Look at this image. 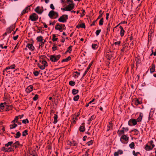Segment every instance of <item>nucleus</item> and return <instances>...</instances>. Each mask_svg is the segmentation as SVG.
<instances>
[{"mask_svg": "<svg viewBox=\"0 0 156 156\" xmlns=\"http://www.w3.org/2000/svg\"><path fill=\"white\" fill-rule=\"evenodd\" d=\"M67 2H69V5L63 9V11H70L73 9L74 8V4L73 1L71 0H67Z\"/></svg>", "mask_w": 156, "mask_h": 156, "instance_id": "nucleus-1", "label": "nucleus"}, {"mask_svg": "<svg viewBox=\"0 0 156 156\" xmlns=\"http://www.w3.org/2000/svg\"><path fill=\"white\" fill-rule=\"evenodd\" d=\"M68 15H63L58 19V21L62 23L66 22L68 19Z\"/></svg>", "mask_w": 156, "mask_h": 156, "instance_id": "nucleus-2", "label": "nucleus"}, {"mask_svg": "<svg viewBox=\"0 0 156 156\" xmlns=\"http://www.w3.org/2000/svg\"><path fill=\"white\" fill-rule=\"evenodd\" d=\"M61 56L60 55H51L50 56V59L51 61L52 62H56L60 58Z\"/></svg>", "mask_w": 156, "mask_h": 156, "instance_id": "nucleus-3", "label": "nucleus"}, {"mask_svg": "<svg viewBox=\"0 0 156 156\" xmlns=\"http://www.w3.org/2000/svg\"><path fill=\"white\" fill-rule=\"evenodd\" d=\"M128 124L130 126H135L137 124V121L135 119H131L129 120Z\"/></svg>", "mask_w": 156, "mask_h": 156, "instance_id": "nucleus-4", "label": "nucleus"}, {"mask_svg": "<svg viewBox=\"0 0 156 156\" xmlns=\"http://www.w3.org/2000/svg\"><path fill=\"white\" fill-rule=\"evenodd\" d=\"M38 19V16L37 15L34 13L30 16V19L32 21H36Z\"/></svg>", "mask_w": 156, "mask_h": 156, "instance_id": "nucleus-5", "label": "nucleus"}, {"mask_svg": "<svg viewBox=\"0 0 156 156\" xmlns=\"http://www.w3.org/2000/svg\"><path fill=\"white\" fill-rule=\"evenodd\" d=\"M143 116V114L142 113H140L139 116L138 117V118L136 119V121L137 122L140 123L141 122L142 118Z\"/></svg>", "mask_w": 156, "mask_h": 156, "instance_id": "nucleus-6", "label": "nucleus"}, {"mask_svg": "<svg viewBox=\"0 0 156 156\" xmlns=\"http://www.w3.org/2000/svg\"><path fill=\"white\" fill-rule=\"evenodd\" d=\"M62 26H64L65 25L64 24H62V26H61L58 24L57 23L55 27V29L57 30H59L60 31H62Z\"/></svg>", "mask_w": 156, "mask_h": 156, "instance_id": "nucleus-7", "label": "nucleus"}, {"mask_svg": "<svg viewBox=\"0 0 156 156\" xmlns=\"http://www.w3.org/2000/svg\"><path fill=\"white\" fill-rule=\"evenodd\" d=\"M33 40H30V51H34L35 49V48L33 45Z\"/></svg>", "mask_w": 156, "mask_h": 156, "instance_id": "nucleus-8", "label": "nucleus"}, {"mask_svg": "<svg viewBox=\"0 0 156 156\" xmlns=\"http://www.w3.org/2000/svg\"><path fill=\"white\" fill-rule=\"evenodd\" d=\"M15 67L16 66L15 65H12L9 67H6L5 70L6 71L9 69H15V70L13 71V72H15V70H16L17 69V68L16 69L15 68Z\"/></svg>", "mask_w": 156, "mask_h": 156, "instance_id": "nucleus-9", "label": "nucleus"}, {"mask_svg": "<svg viewBox=\"0 0 156 156\" xmlns=\"http://www.w3.org/2000/svg\"><path fill=\"white\" fill-rule=\"evenodd\" d=\"M35 11L39 14H41L43 12V10L40 9L39 6H37L36 8Z\"/></svg>", "mask_w": 156, "mask_h": 156, "instance_id": "nucleus-10", "label": "nucleus"}, {"mask_svg": "<svg viewBox=\"0 0 156 156\" xmlns=\"http://www.w3.org/2000/svg\"><path fill=\"white\" fill-rule=\"evenodd\" d=\"M123 153V151L121 150H119L115 152L114 153V156H117L119 155V154H121Z\"/></svg>", "mask_w": 156, "mask_h": 156, "instance_id": "nucleus-11", "label": "nucleus"}, {"mask_svg": "<svg viewBox=\"0 0 156 156\" xmlns=\"http://www.w3.org/2000/svg\"><path fill=\"white\" fill-rule=\"evenodd\" d=\"M92 63H93V62H92L90 63L87 69L85 70V71L83 75V76H85V75L87 73L88 70H89V69H90V67L92 65Z\"/></svg>", "mask_w": 156, "mask_h": 156, "instance_id": "nucleus-12", "label": "nucleus"}, {"mask_svg": "<svg viewBox=\"0 0 156 156\" xmlns=\"http://www.w3.org/2000/svg\"><path fill=\"white\" fill-rule=\"evenodd\" d=\"M122 139L124 140L125 141H127L129 139V137L127 135H123L121 136L120 138L121 140Z\"/></svg>", "mask_w": 156, "mask_h": 156, "instance_id": "nucleus-13", "label": "nucleus"}, {"mask_svg": "<svg viewBox=\"0 0 156 156\" xmlns=\"http://www.w3.org/2000/svg\"><path fill=\"white\" fill-rule=\"evenodd\" d=\"M84 124L85 123H83L82 124V126H80L79 129L80 131L83 132L85 131Z\"/></svg>", "mask_w": 156, "mask_h": 156, "instance_id": "nucleus-14", "label": "nucleus"}, {"mask_svg": "<svg viewBox=\"0 0 156 156\" xmlns=\"http://www.w3.org/2000/svg\"><path fill=\"white\" fill-rule=\"evenodd\" d=\"M68 144L72 146H76L77 145V143L74 141H72L68 142Z\"/></svg>", "mask_w": 156, "mask_h": 156, "instance_id": "nucleus-15", "label": "nucleus"}, {"mask_svg": "<svg viewBox=\"0 0 156 156\" xmlns=\"http://www.w3.org/2000/svg\"><path fill=\"white\" fill-rule=\"evenodd\" d=\"M55 12L53 10L51 11L48 13V16L50 18H52L54 16Z\"/></svg>", "mask_w": 156, "mask_h": 156, "instance_id": "nucleus-16", "label": "nucleus"}, {"mask_svg": "<svg viewBox=\"0 0 156 156\" xmlns=\"http://www.w3.org/2000/svg\"><path fill=\"white\" fill-rule=\"evenodd\" d=\"M119 27L121 29V30H120V35L121 37H122L124 35L125 31L124 30L123 27H122L121 26H120Z\"/></svg>", "mask_w": 156, "mask_h": 156, "instance_id": "nucleus-17", "label": "nucleus"}, {"mask_svg": "<svg viewBox=\"0 0 156 156\" xmlns=\"http://www.w3.org/2000/svg\"><path fill=\"white\" fill-rule=\"evenodd\" d=\"M17 125L15 123H12L10 125V129H14L15 128V127L17 126Z\"/></svg>", "mask_w": 156, "mask_h": 156, "instance_id": "nucleus-18", "label": "nucleus"}, {"mask_svg": "<svg viewBox=\"0 0 156 156\" xmlns=\"http://www.w3.org/2000/svg\"><path fill=\"white\" fill-rule=\"evenodd\" d=\"M37 40L39 42H42V41L43 40V37L41 36H38L37 38Z\"/></svg>", "mask_w": 156, "mask_h": 156, "instance_id": "nucleus-19", "label": "nucleus"}, {"mask_svg": "<svg viewBox=\"0 0 156 156\" xmlns=\"http://www.w3.org/2000/svg\"><path fill=\"white\" fill-rule=\"evenodd\" d=\"M76 27L78 28L80 27L82 28H85V26L84 23H82L77 25L76 26Z\"/></svg>", "mask_w": 156, "mask_h": 156, "instance_id": "nucleus-20", "label": "nucleus"}, {"mask_svg": "<svg viewBox=\"0 0 156 156\" xmlns=\"http://www.w3.org/2000/svg\"><path fill=\"white\" fill-rule=\"evenodd\" d=\"M58 118V115L56 114L54 115V121L53 122V123L54 124H56L57 122V119Z\"/></svg>", "mask_w": 156, "mask_h": 156, "instance_id": "nucleus-21", "label": "nucleus"}, {"mask_svg": "<svg viewBox=\"0 0 156 156\" xmlns=\"http://www.w3.org/2000/svg\"><path fill=\"white\" fill-rule=\"evenodd\" d=\"M155 71V65L153 64L151 68L150 69V72L151 73H152Z\"/></svg>", "mask_w": 156, "mask_h": 156, "instance_id": "nucleus-22", "label": "nucleus"}, {"mask_svg": "<svg viewBox=\"0 0 156 156\" xmlns=\"http://www.w3.org/2000/svg\"><path fill=\"white\" fill-rule=\"evenodd\" d=\"M6 103H2L0 105V111H1L3 110V107H4V105H5Z\"/></svg>", "mask_w": 156, "mask_h": 156, "instance_id": "nucleus-23", "label": "nucleus"}, {"mask_svg": "<svg viewBox=\"0 0 156 156\" xmlns=\"http://www.w3.org/2000/svg\"><path fill=\"white\" fill-rule=\"evenodd\" d=\"M78 91H79L78 90L74 89L72 90V93L73 95H75L78 93Z\"/></svg>", "mask_w": 156, "mask_h": 156, "instance_id": "nucleus-24", "label": "nucleus"}, {"mask_svg": "<svg viewBox=\"0 0 156 156\" xmlns=\"http://www.w3.org/2000/svg\"><path fill=\"white\" fill-rule=\"evenodd\" d=\"M70 59L71 57L70 56H69L66 59H63L62 60V62H66L69 60Z\"/></svg>", "mask_w": 156, "mask_h": 156, "instance_id": "nucleus-25", "label": "nucleus"}, {"mask_svg": "<svg viewBox=\"0 0 156 156\" xmlns=\"http://www.w3.org/2000/svg\"><path fill=\"white\" fill-rule=\"evenodd\" d=\"M112 124L111 123H110L109 125L108 126L107 131H108L109 130L112 129Z\"/></svg>", "mask_w": 156, "mask_h": 156, "instance_id": "nucleus-26", "label": "nucleus"}, {"mask_svg": "<svg viewBox=\"0 0 156 156\" xmlns=\"http://www.w3.org/2000/svg\"><path fill=\"white\" fill-rule=\"evenodd\" d=\"M136 66L138 65V64H139L140 63V59L139 58H137L136 59Z\"/></svg>", "mask_w": 156, "mask_h": 156, "instance_id": "nucleus-27", "label": "nucleus"}, {"mask_svg": "<svg viewBox=\"0 0 156 156\" xmlns=\"http://www.w3.org/2000/svg\"><path fill=\"white\" fill-rule=\"evenodd\" d=\"M79 98V96L78 95H77L76 96H75L73 99V100L75 101H77L78 100Z\"/></svg>", "mask_w": 156, "mask_h": 156, "instance_id": "nucleus-28", "label": "nucleus"}, {"mask_svg": "<svg viewBox=\"0 0 156 156\" xmlns=\"http://www.w3.org/2000/svg\"><path fill=\"white\" fill-rule=\"evenodd\" d=\"M145 149L147 151H149L151 150L150 147L147 144H146L145 146Z\"/></svg>", "mask_w": 156, "mask_h": 156, "instance_id": "nucleus-29", "label": "nucleus"}, {"mask_svg": "<svg viewBox=\"0 0 156 156\" xmlns=\"http://www.w3.org/2000/svg\"><path fill=\"white\" fill-rule=\"evenodd\" d=\"M42 63L43 65V66H45V67H47L48 66V64L46 61L43 60L42 61Z\"/></svg>", "mask_w": 156, "mask_h": 156, "instance_id": "nucleus-30", "label": "nucleus"}, {"mask_svg": "<svg viewBox=\"0 0 156 156\" xmlns=\"http://www.w3.org/2000/svg\"><path fill=\"white\" fill-rule=\"evenodd\" d=\"M12 30V27H10L9 28L7 29L6 31L7 32L9 33H10Z\"/></svg>", "mask_w": 156, "mask_h": 156, "instance_id": "nucleus-31", "label": "nucleus"}, {"mask_svg": "<svg viewBox=\"0 0 156 156\" xmlns=\"http://www.w3.org/2000/svg\"><path fill=\"white\" fill-rule=\"evenodd\" d=\"M20 133L19 132H17L16 134L15 135V138H18L20 137Z\"/></svg>", "mask_w": 156, "mask_h": 156, "instance_id": "nucleus-32", "label": "nucleus"}, {"mask_svg": "<svg viewBox=\"0 0 156 156\" xmlns=\"http://www.w3.org/2000/svg\"><path fill=\"white\" fill-rule=\"evenodd\" d=\"M72 46H69L68 48V49L66 52H68L69 53H71L72 51Z\"/></svg>", "mask_w": 156, "mask_h": 156, "instance_id": "nucleus-33", "label": "nucleus"}, {"mask_svg": "<svg viewBox=\"0 0 156 156\" xmlns=\"http://www.w3.org/2000/svg\"><path fill=\"white\" fill-rule=\"evenodd\" d=\"M135 145L134 142H132L129 145L130 147L131 148H133L134 147Z\"/></svg>", "mask_w": 156, "mask_h": 156, "instance_id": "nucleus-34", "label": "nucleus"}, {"mask_svg": "<svg viewBox=\"0 0 156 156\" xmlns=\"http://www.w3.org/2000/svg\"><path fill=\"white\" fill-rule=\"evenodd\" d=\"M133 154L134 156H137L138 154H140V153L139 152H136L135 151H133Z\"/></svg>", "mask_w": 156, "mask_h": 156, "instance_id": "nucleus-35", "label": "nucleus"}, {"mask_svg": "<svg viewBox=\"0 0 156 156\" xmlns=\"http://www.w3.org/2000/svg\"><path fill=\"white\" fill-rule=\"evenodd\" d=\"M27 130H26L23 131L22 133V136H25L28 134Z\"/></svg>", "mask_w": 156, "mask_h": 156, "instance_id": "nucleus-36", "label": "nucleus"}, {"mask_svg": "<svg viewBox=\"0 0 156 156\" xmlns=\"http://www.w3.org/2000/svg\"><path fill=\"white\" fill-rule=\"evenodd\" d=\"M69 84L72 86H74L75 84V82L72 81H71L69 82Z\"/></svg>", "mask_w": 156, "mask_h": 156, "instance_id": "nucleus-37", "label": "nucleus"}, {"mask_svg": "<svg viewBox=\"0 0 156 156\" xmlns=\"http://www.w3.org/2000/svg\"><path fill=\"white\" fill-rule=\"evenodd\" d=\"M95 118V116L94 115H92L90 118H89L88 121L90 122L92 120L94 119Z\"/></svg>", "mask_w": 156, "mask_h": 156, "instance_id": "nucleus-38", "label": "nucleus"}, {"mask_svg": "<svg viewBox=\"0 0 156 156\" xmlns=\"http://www.w3.org/2000/svg\"><path fill=\"white\" fill-rule=\"evenodd\" d=\"M13 143V142L12 141L9 142L8 143L5 144V146L7 147H8L9 146L11 145Z\"/></svg>", "mask_w": 156, "mask_h": 156, "instance_id": "nucleus-39", "label": "nucleus"}, {"mask_svg": "<svg viewBox=\"0 0 156 156\" xmlns=\"http://www.w3.org/2000/svg\"><path fill=\"white\" fill-rule=\"evenodd\" d=\"M28 9V7H27V8H26L25 9L23 10V11L21 13V15H23V14L25 13L27 11V10Z\"/></svg>", "mask_w": 156, "mask_h": 156, "instance_id": "nucleus-40", "label": "nucleus"}, {"mask_svg": "<svg viewBox=\"0 0 156 156\" xmlns=\"http://www.w3.org/2000/svg\"><path fill=\"white\" fill-rule=\"evenodd\" d=\"M103 18H102L100 20V21L99 22V24L100 25H103Z\"/></svg>", "mask_w": 156, "mask_h": 156, "instance_id": "nucleus-41", "label": "nucleus"}, {"mask_svg": "<svg viewBox=\"0 0 156 156\" xmlns=\"http://www.w3.org/2000/svg\"><path fill=\"white\" fill-rule=\"evenodd\" d=\"M92 48L94 49H97L98 48V45L96 44H93L92 45Z\"/></svg>", "mask_w": 156, "mask_h": 156, "instance_id": "nucleus-42", "label": "nucleus"}, {"mask_svg": "<svg viewBox=\"0 0 156 156\" xmlns=\"http://www.w3.org/2000/svg\"><path fill=\"white\" fill-rule=\"evenodd\" d=\"M22 122L23 123L26 124V123H28L29 121L27 119L23 120H22Z\"/></svg>", "mask_w": 156, "mask_h": 156, "instance_id": "nucleus-43", "label": "nucleus"}, {"mask_svg": "<svg viewBox=\"0 0 156 156\" xmlns=\"http://www.w3.org/2000/svg\"><path fill=\"white\" fill-rule=\"evenodd\" d=\"M38 98V95L37 94H36L35 95L34 97L33 98V99L34 101H36L37 100Z\"/></svg>", "mask_w": 156, "mask_h": 156, "instance_id": "nucleus-44", "label": "nucleus"}, {"mask_svg": "<svg viewBox=\"0 0 156 156\" xmlns=\"http://www.w3.org/2000/svg\"><path fill=\"white\" fill-rule=\"evenodd\" d=\"M101 31V30H96V34L97 36H98V35H99Z\"/></svg>", "mask_w": 156, "mask_h": 156, "instance_id": "nucleus-45", "label": "nucleus"}, {"mask_svg": "<svg viewBox=\"0 0 156 156\" xmlns=\"http://www.w3.org/2000/svg\"><path fill=\"white\" fill-rule=\"evenodd\" d=\"M141 103V101H140L138 99L136 101V105H138V104H140Z\"/></svg>", "mask_w": 156, "mask_h": 156, "instance_id": "nucleus-46", "label": "nucleus"}, {"mask_svg": "<svg viewBox=\"0 0 156 156\" xmlns=\"http://www.w3.org/2000/svg\"><path fill=\"white\" fill-rule=\"evenodd\" d=\"M38 67H39V68L41 69H42V70H43V69H44L45 68V66H40L39 65H38Z\"/></svg>", "mask_w": 156, "mask_h": 156, "instance_id": "nucleus-47", "label": "nucleus"}, {"mask_svg": "<svg viewBox=\"0 0 156 156\" xmlns=\"http://www.w3.org/2000/svg\"><path fill=\"white\" fill-rule=\"evenodd\" d=\"M93 143V142L92 141V140H90L89 142H88L87 143V144L89 146H90V145H91Z\"/></svg>", "mask_w": 156, "mask_h": 156, "instance_id": "nucleus-48", "label": "nucleus"}, {"mask_svg": "<svg viewBox=\"0 0 156 156\" xmlns=\"http://www.w3.org/2000/svg\"><path fill=\"white\" fill-rule=\"evenodd\" d=\"M33 73L35 76H37L39 74L38 72L37 71H34L33 72Z\"/></svg>", "mask_w": 156, "mask_h": 156, "instance_id": "nucleus-49", "label": "nucleus"}, {"mask_svg": "<svg viewBox=\"0 0 156 156\" xmlns=\"http://www.w3.org/2000/svg\"><path fill=\"white\" fill-rule=\"evenodd\" d=\"M58 38L55 37V35H53V37L52 38V40L54 41H56L57 40Z\"/></svg>", "mask_w": 156, "mask_h": 156, "instance_id": "nucleus-50", "label": "nucleus"}, {"mask_svg": "<svg viewBox=\"0 0 156 156\" xmlns=\"http://www.w3.org/2000/svg\"><path fill=\"white\" fill-rule=\"evenodd\" d=\"M29 49V44H28L26 45V47L25 48V51H27Z\"/></svg>", "mask_w": 156, "mask_h": 156, "instance_id": "nucleus-51", "label": "nucleus"}, {"mask_svg": "<svg viewBox=\"0 0 156 156\" xmlns=\"http://www.w3.org/2000/svg\"><path fill=\"white\" fill-rule=\"evenodd\" d=\"M114 44L115 45H119L120 44V41H118L117 42H115L114 43Z\"/></svg>", "mask_w": 156, "mask_h": 156, "instance_id": "nucleus-52", "label": "nucleus"}, {"mask_svg": "<svg viewBox=\"0 0 156 156\" xmlns=\"http://www.w3.org/2000/svg\"><path fill=\"white\" fill-rule=\"evenodd\" d=\"M58 13H57L56 12H55L54 16L55 18H57L58 17Z\"/></svg>", "mask_w": 156, "mask_h": 156, "instance_id": "nucleus-53", "label": "nucleus"}, {"mask_svg": "<svg viewBox=\"0 0 156 156\" xmlns=\"http://www.w3.org/2000/svg\"><path fill=\"white\" fill-rule=\"evenodd\" d=\"M4 151H5L7 152V151H11V150L10 149V148L9 149H7V148H4Z\"/></svg>", "mask_w": 156, "mask_h": 156, "instance_id": "nucleus-54", "label": "nucleus"}, {"mask_svg": "<svg viewBox=\"0 0 156 156\" xmlns=\"http://www.w3.org/2000/svg\"><path fill=\"white\" fill-rule=\"evenodd\" d=\"M50 8L52 9H55V7H54V6L53 4H51L50 5Z\"/></svg>", "mask_w": 156, "mask_h": 156, "instance_id": "nucleus-55", "label": "nucleus"}, {"mask_svg": "<svg viewBox=\"0 0 156 156\" xmlns=\"http://www.w3.org/2000/svg\"><path fill=\"white\" fill-rule=\"evenodd\" d=\"M150 144L152 145V148L154 147V145L153 144V142L152 140H151L150 142Z\"/></svg>", "mask_w": 156, "mask_h": 156, "instance_id": "nucleus-56", "label": "nucleus"}, {"mask_svg": "<svg viewBox=\"0 0 156 156\" xmlns=\"http://www.w3.org/2000/svg\"><path fill=\"white\" fill-rule=\"evenodd\" d=\"M33 87L32 85H30V92L33 90Z\"/></svg>", "mask_w": 156, "mask_h": 156, "instance_id": "nucleus-57", "label": "nucleus"}, {"mask_svg": "<svg viewBox=\"0 0 156 156\" xmlns=\"http://www.w3.org/2000/svg\"><path fill=\"white\" fill-rule=\"evenodd\" d=\"M110 26L108 27L107 28V32L108 33L109 32L110 30Z\"/></svg>", "mask_w": 156, "mask_h": 156, "instance_id": "nucleus-58", "label": "nucleus"}, {"mask_svg": "<svg viewBox=\"0 0 156 156\" xmlns=\"http://www.w3.org/2000/svg\"><path fill=\"white\" fill-rule=\"evenodd\" d=\"M18 37V36L17 35L16 36L14 37H13V39L14 40H16L17 39Z\"/></svg>", "mask_w": 156, "mask_h": 156, "instance_id": "nucleus-59", "label": "nucleus"}, {"mask_svg": "<svg viewBox=\"0 0 156 156\" xmlns=\"http://www.w3.org/2000/svg\"><path fill=\"white\" fill-rule=\"evenodd\" d=\"M88 151H86V153H85V154H83L82 155V156H88Z\"/></svg>", "mask_w": 156, "mask_h": 156, "instance_id": "nucleus-60", "label": "nucleus"}, {"mask_svg": "<svg viewBox=\"0 0 156 156\" xmlns=\"http://www.w3.org/2000/svg\"><path fill=\"white\" fill-rule=\"evenodd\" d=\"M19 118H18V116H16L15 118V120L16 121V122H17V120L18 119H19Z\"/></svg>", "mask_w": 156, "mask_h": 156, "instance_id": "nucleus-61", "label": "nucleus"}, {"mask_svg": "<svg viewBox=\"0 0 156 156\" xmlns=\"http://www.w3.org/2000/svg\"><path fill=\"white\" fill-rule=\"evenodd\" d=\"M23 116H24V115H21L18 116V117L19 119H21L22 118V117H23Z\"/></svg>", "mask_w": 156, "mask_h": 156, "instance_id": "nucleus-62", "label": "nucleus"}, {"mask_svg": "<svg viewBox=\"0 0 156 156\" xmlns=\"http://www.w3.org/2000/svg\"><path fill=\"white\" fill-rule=\"evenodd\" d=\"M56 48V47H53L52 48V49L53 51H55Z\"/></svg>", "mask_w": 156, "mask_h": 156, "instance_id": "nucleus-63", "label": "nucleus"}, {"mask_svg": "<svg viewBox=\"0 0 156 156\" xmlns=\"http://www.w3.org/2000/svg\"><path fill=\"white\" fill-rule=\"evenodd\" d=\"M95 100L94 99H93L91 101H90L89 103V104H91V103L93 102Z\"/></svg>", "mask_w": 156, "mask_h": 156, "instance_id": "nucleus-64", "label": "nucleus"}]
</instances>
